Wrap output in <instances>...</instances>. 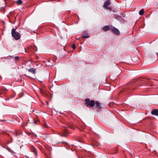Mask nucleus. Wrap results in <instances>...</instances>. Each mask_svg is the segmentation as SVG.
<instances>
[{
	"label": "nucleus",
	"mask_w": 158,
	"mask_h": 158,
	"mask_svg": "<svg viewBox=\"0 0 158 158\" xmlns=\"http://www.w3.org/2000/svg\"><path fill=\"white\" fill-rule=\"evenodd\" d=\"M110 29V27L109 26H106L103 27V30L105 31H106Z\"/></svg>",
	"instance_id": "obj_9"
},
{
	"label": "nucleus",
	"mask_w": 158,
	"mask_h": 158,
	"mask_svg": "<svg viewBox=\"0 0 158 158\" xmlns=\"http://www.w3.org/2000/svg\"><path fill=\"white\" fill-rule=\"evenodd\" d=\"M16 2L18 4L21 5L22 3V1L21 0H18Z\"/></svg>",
	"instance_id": "obj_13"
},
{
	"label": "nucleus",
	"mask_w": 158,
	"mask_h": 158,
	"mask_svg": "<svg viewBox=\"0 0 158 158\" xmlns=\"http://www.w3.org/2000/svg\"><path fill=\"white\" fill-rule=\"evenodd\" d=\"M31 150L32 152H33L35 155L36 156L37 155V151L36 149L33 146L31 148Z\"/></svg>",
	"instance_id": "obj_7"
},
{
	"label": "nucleus",
	"mask_w": 158,
	"mask_h": 158,
	"mask_svg": "<svg viewBox=\"0 0 158 158\" xmlns=\"http://www.w3.org/2000/svg\"><path fill=\"white\" fill-rule=\"evenodd\" d=\"M151 113L153 115L158 116V109H155L152 110Z\"/></svg>",
	"instance_id": "obj_5"
},
{
	"label": "nucleus",
	"mask_w": 158,
	"mask_h": 158,
	"mask_svg": "<svg viewBox=\"0 0 158 158\" xmlns=\"http://www.w3.org/2000/svg\"><path fill=\"white\" fill-rule=\"evenodd\" d=\"M11 34L12 36L14 37L16 40H19L21 37L19 33L16 31L15 28H13L11 30Z\"/></svg>",
	"instance_id": "obj_1"
},
{
	"label": "nucleus",
	"mask_w": 158,
	"mask_h": 158,
	"mask_svg": "<svg viewBox=\"0 0 158 158\" xmlns=\"http://www.w3.org/2000/svg\"><path fill=\"white\" fill-rule=\"evenodd\" d=\"M112 31L115 34H119L120 32L119 30L115 27L112 28L111 29Z\"/></svg>",
	"instance_id": "obj_4"
},
{
	"label": "nucleus",
	"mask_w": 158,
	"mask_h": 158,
	"mask_svg": "<svg viewBox=\"0 0 158 158\" xmlns=\"http://www.w3.org/2000/svg\"><path fill=\"white\" fill-rule=\"evenodd\" d=\"M85 105L87 106H90L91 107H93L95 104V102L94 100L90 101L89 98H86L85 100Z\"/></svg>",
	"instance_id": "obj_2"
},
{
	"label": "nucleus",
	"mask_w": 158,
	"mask_h": 158,
	"mask_svg": "<svg viewBox=\"0 0 158 158\" xmlns=\"http://www.w3.org/2000/svg\"><path fill=\"white\" fill-rule=\"evenodd\" d=\"M110 5V0H107L105 2L103 7L106 9H108L110 8L108 7Z\"/></svg>",
	"instance_id": "obj_3"
},
{
	"label": "nucleus",
	"mask_w": 158,
	"mask_h": 158,
	"mask_svg": "<svg viewBox=\"0 0 158 158\" xmlns=\"http://www.w3.org/2000/svg\"><path fill=\"white\" fill-rule=\"evenodd\" d=\"M7 91L8 90L5 87L2 88L1 89H0V91L2 92H5Z\"/></svg>",
	"instance_id": "obj_11"
},
{
	"label": "nucleus",
	"mask_w": 158,
	"mask_h": 158,
	"mask_svg": "<svg viewBox=\"0 0 158 158\" xmlns=\"http://www.w3.org/2000/svg\"><path fill=\"white\" fill-rule=\"evenodd\" d=\"M39 81H40V82H42V81H40V80H39Z\"/></svg>",
	"instance_id": "obj_18"
},
{
	"label": "nucleus",
	"mask_w": 158,
	"mask_h": 158,
	"mask_svg": "<svg viewBox=\"0 0 158 158\" xmlns=\"http://www.w3.org/2000/svg\"><path fill=\"white\" fill-rule=\"evenodd\" d=\"M40 93H41L43 95H45V93L43 90H41L40 89H39Z\"/></svg>",
	"instance_id": "obj_14"
},
{
	"label": "nucleus",
	"mask_w": 158,
	"mask_h": 158,
	"mask_svg": "<svg viewBox=\"0 0 158 158\" xmlns=\"http://www.w3.org/2000/svg\"><path fill=\"white\" fill-rule=\"evenodd\" d=\"M35 124H36V122H35Z\"/></svg>",
	"instance_id": "obj_19"
},
{
	"label": "nucleus",
	"mask_w": 158,
	"mask_h": 158,
	"mask_svg": "<svg viewBox=\"0 0 158 158\" xmlns=\"http://www.w3.org/2000/svg\"><path fill=\"white\" fill-rule=\"evenodd\" d=\"M144 12V10L143 9H141L139 12V14L140 15H143Z\"/></svg>",
	"instance_id": "obj_12"
},
{
	"label": "nucleus",
	"mask_w": 158,
	"mask_h": 158,
	"mask_svg": "<svg viewBox=\"0 0 158 158\" xmlns=\"http://www.w3.org/2000/svg\"><path fill=\"white\" fill-rule=\"evenodd\" d=\"M35 70H36L35 69L32 68L30 69H28V71L29 72L33 74H35Z\"/></svg>",
	"instance_id": "obj_8"
},
{
	"label": "nucleus",
	"mask_w": 158,
	"mask_h": 158,
	"mask_svg": "<svg viewBox=\"0 0 158 158\" xmlns=\"http://www.w3.org/2000/svg\"><path fill=\"white\" fill-rule=\"evenodd\" d=\"M72 48L73 49H75L76 48V47H75V46L74 44H73L72 46Z\"/></svg>",
	"instance_id": "obj_15"
},
{
	"label": "nucleus",
	"mask_w": 158,
	"mask_h": 158,
	"mask_svg": "<svg viewBox=\"0 0 158 158\" xmlns=\"http://www.w3.org/2000/svg\"><path fill=\"white\" fill-rule=\"evenodd\" d=\"M8 150H9V151H10L11 150L10 149V150L9 149Z\"/></svg>",
	"instance_id": "obj_20"
},
{
	"label": "nucleus",
	"mask_w": 158,
	"mask_h": 158,
	"mask_svg": "<svg viewBox=\"0 0 158 158\" xmlns=\"http://www.w3.org/2000/svg\"><path fill=\"white\" fill-rule=\"evenodd\" d=\"M15 58L16 60H18L19 59V58L18 56H15Z\"/></svg>",
	"instance_id": "obj_16"
},
{
	"label": "nucleus",
	"mask_w": 158,
	"mask_h": 158,
	"mask_svg": "<svg viewBox=\"0 0 158 158\" xmlns=\"http://www.w3.org/2000/svg\"><path fill=\"white\" fill-rule=\"evenodd\" d=\"M95 107L98 108L100 106V103L98 102H96L95 104Z\"/></svg>",
	"instance_id": "obj_10"
},
{
	"label": "nucleus",
	"mask_w": 158,
	"mask_h": 158,
	"mask_svg": "<svg viewBox=\"0 0 158 158\" xmlns=\"http://www.w3.org/2000/svg\"><path fill=\"white\" fill-rule=\"evenodd\" d=\"M3 94V95H4V93H3V92H2V93H0V95L1 94Z\"/></svg>",
	"instance_id": "obj_17"
},
{
	"label": "nucleus",
	"mask_w": 158,
	"mask_h": 158,
	"mask_svg": "<svg viewBox=\"0 0 158 158\" xmlns=\"http://www.w3.org/2000/svg\"><path fill=\"white\" fill-rule=\"evenodd\" d=\"M82 36L83 38H88L89 37L88 35V34L85 31H84L82 34Z\"/></svg>",
	"instance_id": "obj_6"
}]
</instances>
